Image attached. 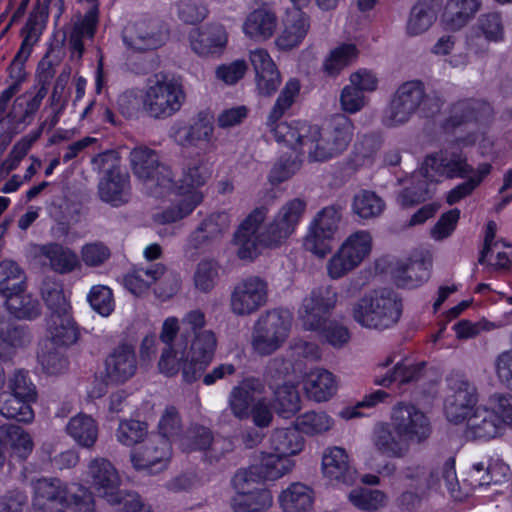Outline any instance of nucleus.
I'll return each instance as SVG.
<instances>
[{
  "instance_id": "1",
  "label": "nucleus",
  "mask_w": 512,
  "mask_h": 512,
  "mask_svg": "<svg viewBox=\"0 0 512 512\" xmlns=\"http://www.w3.org/2000/svg\"><path fill=\"white\" fill-rule=\"evenodd\" d=\"M306 207L304 199H290L266 224L269 208L266 205L254 208L234 232L237 256L252 261L260 255L262 248L277 249L286 244L296 232Z\"/></svg>"
},
{
  "instance_id": "2",
  "label": "nucleus",
  "mask_w": 512,
  "mask_h": 512,
  "mask_svg": "<svg viewBox=\"0 0 512 512\" xmlns=\"http://www.w3.org/2000/svg\"><path fill=\"white\" fill-rule=\"evenodd\" d=\"M159 339L163 344L158 369L166 377L182 373L183 381L193 383L212 362L217 348V338L212 330L195 332L180 329L176 317L164 320Z\"/></svg>"
},
{
  "instance_id": "3",
  "label": "nucleus",
  "mask_w": 512,
  "mask_h": 512,
  "mask_svg": "<svg viewBox=\"0 0 512 512\" xmlns=\"http://www.w3.org/2000/svg\"><path fill=\"white\" fill-rule=\"evenodd\" d=\"M403 310L401 298L390 288L365 293L352 307V318L361 327L377 331L393 328Z\"/></svg>"
},
{
  "instance_id": "4",
  "label": "nucleus",
  "mask_w": 512,
  "mask_h": 512,
  "mask_svg": "<svg viewBox=\"0 0 512 512\" xmlns=\"http://www.w3.org/2000/svg\"><path fill=\"white\" fill-rule=\"evenodd\" d=\"M354 135V123L345 114H335L321 127L311 126L306 140L310 161L325 162L343 154Z\"/></svg>"
},
{
  "instance_id": "5",
  "label": "nucleus",
  "mask_w": 512,
  "mask_h": 512,
  "mask_svg": "<svg viewBox=\"0 0 512 512\" xmlns=\"http://www.w3.org/2000/svg\"><path fill=\"white\" fill-rule=\"evenodd\" d=\"M441 100L427 95L422 82L413 80L401 84L393 94L383 117L387 127H397L407 123L413 115L430 117L440 111Z\"/></svg>"
},
{
  "instance_id": "6",
  "label": "nucleus",
  "mask_w": 512,
  "mask_h": 512,
  "mask_svg": "<svg viewBox=\"0 0 512 512\" xmlns=\"http://www.w3.org/2000/svg\"><path fill=\"white\" fill-rule=\"evenodd\" d=\"M300 84L296 79H290L278 96L267 120V125L273 134L274 139L293 151L306 153V140L309 139L310 125L300 122H280L276 124L284 113L292 106L296 96L299 94Z\"/></svg>"
},
{
  "instance_id": "7",
  "label": "nucleus",
  "mask_w": 512,
  "mask_h": 512,
  "mask_svg": "<svg viewBox=\"0 0 512 512\" xmlns=\"http://www.w3.org/2000/svg\"><path fill=\"white\" fill-rule=\"evenodd\" d=\"M186 94L181 81L163 73L151 77L142 94V109L153 119H167L183 106Z\"/></svg>"
},
{
  "instance_id": "8",
  "label": "nucleus",
  "mask_w": 512,
  "mask_h": 512,
  "mask_svg": "<svg viewBox=\"0 0 512 512\" xmlns=\"http://www.w3.org/2000/svg\"><path fill=\"white\" fill-rule=\"evenodd\" d=\"M129 161L134 175L143 182L151 196L166 197L175 188L171 169L160 162L154 149L136 146L129 153Z\"/></svg>"
},
{
  "instance_id": "9",
  "label": "nucleus",
  "mask_w": 512,
  "mask_h": 512,
  "mask_svg": "<svg viewBox=\"0 0 512 512\" xmlns=\"http://www.w3.org/2000/svg\"><path fill=\"white\" fill-rule=\"evenodd\" d=\"M399 479L421 491L439 488L443 482L450 496L456 501H462L467 495L459 485L453 457L446 458L437 467L430 469L419 464L407 465L400 470Z\"/></svg>"
},
{
  "instance_id": "10",
  "label": "nucleus",
  "mask_w": 512,
  "mask_h": 512,
  "mask_svg": "<svg viewBox=\"0 0 512 512\" xmlns=\"http://www.w3.org/2000/svg\"><path fill=\"white\" fill-rule=\"evenodd\" d=\"M292 315L283 309L263 312L252 328L251 346L258 355L267 356L280 349L289 337Z\"/></svg>"
},
{
  "instance_id": "11",
  "label": "nucleus",
  "mask_w": 512,
  "mask_h": 512,
  "mask_svg": "<svg viewBox=\"0 0 512 512\" xmlns=\"http://www.w3.org/2000/svg\"><path fill=\"white\" fill-rule=\"evenodd\" d=\"M95 169L103 173L98 183V195L114 207L128 203L131 194L130 176L123 171L114 151H106L92 159Z\"/></svg>"
},
{
  "instance_id": "12",
  "label": "nucleus",
  "mask_w": 512,
  "mask_h": 512,
  "mask_svg": "<svg viewBox=\"0 0 512 512\" xmlns=\"http://www.w3.org/2000/svg\"><path fill=\"white\" fill-rule=\"evenodd\" d=\"M448 394L444 400V413L453 424H462L478 404L476 386L461 371L452 370L445 378Z\"/></svg>"
},
{
  "instance_id": "13",
  "label": "nucleus",
  "mask_w": 512,
  "mask_h": 512,
  "mask_svg": "<svg viewBox=\"0 0 512 512\" xmlns=\"http://www.w3.org/2000/svg\"><path fill=\"white\" fill-rule=\"evenodd\" d=\"M34 491L38 498L73 507L78 512H95L94 496L83 485L67 486L57 478H42L35 482Z\"/></svg>"
},
{
  "instance_id": "14",
  "label": "nucleus",
  "mask_w": 512,
  "mask_h": 512,
  "mask_svg": "<svg viewBox=\"0 0 512 512\" xmlns=\"http://www.w3.org/2000/svg\"><path fill=\"white\" fill-rule=\"evenodd\" d=\"M371 249L372 237L369 232L352 233L327 262L328 276L331 279L344 277L364 261Z\"/></svg>"
},
{
  "instance_id": "15",
  "label": "nucleus",
  "mask_w": 512,
  "mask_h": 512,
  "mask_svg": "<svg viewBox=\"0 0 512 512\" xmlns=\"http://www.w3.org/2000/svg\"><path fill=\"white\" fill-rule=\"evenodd\" d=\"M122 37L127 48L145 52L162 47L169 39V29L160 18L143 16L128 24Z\"/></svg>"
},
{
  "instance_id": "16",
  "label": "nucleus",
  "mask_w": 512,
  "mask_h": 512,
  "mask_svg": "<svg viewBox=\"0 0 512 512\" xmlns=\"http://www.w3.org/2000/svg\"><path fill=\"white\" fill-rule=\"evenodd\" d=\"M268 295V282L260 276L250 275L233 286L229 296V309L236 316H250L267 304Z\"/></svg>"
},
{
  "instance_id": "17",
  "label": "nucleus",
  "mask_w": 512,
  "mask_h": 512,
  "mask_svg": "<svg viewBox=\"0 0 512 512\" xmlns=\"http://www.w3.org/2000/svg\"><path fill=\"white\" fill-rule=\"evenodd\" d=\"M172 458L170 441L161 435H151L131 450L132 466L149 475H157L168 468Z\"/></svg>"
},
{
  "instance_id": "18",
  "label": "nucleus",
  "mask_w": 512,
  "mask_h": 512,
  "mask_svg": "<svg viewBox=\"0 0 512 512\" xmlns=\"http://www.w3.org/2000/svg\"><path fill=\"white\" fill-rule=\"evenodd\" d=\"M170 137L180 147L210 151L215 145L213 114L203 110L188 125H173Z\"/></svg>"
},
{
  "instance_id": "19",
  "label": "nucleus",
  "mask_w": 512,
  "mask_h": 512,
  "mask_svg": "<svg viewBox=\"0 0 512 512\" xmlns=\"http://www.w3.org/2000/svg\"><path fill=\"white\" fill-rule=\"evenodd\" d=\"M84 481L112 506L121 500V477L115 466L106 458H92L83 472Z\"/></svg>"
},
{
  "instance_id": "20",
  "label": "nucleus",
  "mask_w": 512,
  "mask_h": 512,
  "mask_svg": "<svg viewBox=\"0 0 512 512\" xmlns=\"http://www.w3.org/2000/svg\"><path fill=\"white\" fill-rule=\"evenodd\" d=\"M390 421L409 443L421 444L432 433L428 416L413 404L399 402L392 407Z\"/></svg>"
},
{
  "instance_id": "21",
  "label": "nucleus",
  "mask_w": 512,
  "mask_h": 512,
  "mask_svg": "<svg viewBox=\"0 0 512 512\" xmlns=\"http://www.w3.org/2000/svg\"><path fill=\"white\" fill-rule=\"evenodd\" d=\"M340 220L339 208L327 206L320 210L310 223L308 233L304 238L305 249L319 257H324L329 251L327 241L336 234Z\"/></svg>"
},
{
  "instance_id": "22",
  "label": "nucleus",
  "mask_w": 512,
  "mask_h": 512,
  "mask_svg": "<svg viewBox=\"0 0 512 512\" xmlns=\"http://www.w3.org/2000/svg\"><path fill=\"white\" fill-rule=\"evenodd\" d=\"M338 294L330 285L320 286L305 297L299 311L300 319L306 330L321 328L325 316L333 310L337 303Z\"/></svg>"
},
{
  "instance_id": "23",
  "label": "nucleus",
  "mask_w": 512,
  "mask_h": 512,
  "mask_svg": "<svg viewBox=\"0 0 512 512\" xmlns=\"http://www.w3.org/2000/svg\"><path fill=\"white\" fill-rule=\"evenodd\" d=\"M425 177L438 182L439 177L447 179L466 178L475 168L468 163L467 157L460 152H440L428 156L423 165Z\"/></svg>"
},
{
  "instance_id": "24",
  "label": "nucleus",
  "mask_w": 512,
  "mask_h": 512,
  "mask_svg": "<svg viewBox=\"0 0 512 512\" xmlns=\"http://www.w3.org/2000/svg\"><path fill=\"white\" fill-rule=\"evenodd\" d=\"M137 370V356L132 346L121 344L105 358L103 380L106 384H123L134 376Z\"/></svg>"
},
{
  "instance_id": "25",
  "label": "nucleus",
  "mask_w": 512,
  "mask_h": 512,
  "mask_svg": "<svg viewBox=\"0 0 512 512\" xmlns=\"http://www.w3.org/2000/svg\"><path fill=\"white\" fill-rule=\"evenodd\" d=\"M264 391L265 385L261 379L244 378L228 394L227 403L231 414L240 421L249 419L251 408Z\"/></svg>"
},
{
  "instance_id": "26",
  "label": "nucleus",
  "mask_w": 512,
  "mask_h": 512,
  "mask_svg": "<svg viewBox=\"0 0 512 512\" xmlns=\"http://www.w3.org/2000/svg\"><path fill=\"white\" fill-rule=\"evenodd\" d=\"M464 423L463 434L467 440L488 442L504 435L489 403L477 406Z\"/></svg>"
},
{
  "instance_id": "27",
  "label": "nucleus",
  "mask_w": 512,
  "mask_h": 512,
  "mask_svg": "<svg viewBox=\"0 0 512 512\" xmlns=\"http://www.w3.org/2000/svg\"><path fill=\"white\" fill-rule=\"evenodd\" d=\"M249 61L255 72L256 88L259 94L271 96L276 92L281 76L268 51L255 48L249 51Z\"/></svg>"
},
{
  "instance_id": "28",
  "label": "nucleus",
  "mask_w": 512,
  "mask_h": 512,
  "mask_svg": "<svg viewBox=\"0 0 512 512\" xmlns=\"http://www.w3.org/2000/svg\"><path fill=\"white\" fill-rule=\"evenodd\" d=\"M371 441L375 450L382 456L401 459L408 455L411 444L391 421L377 423L373 429Z\"/></svg>"
},
{
  "instance_id": "29",
  "label": "nucleus",
  "mask_w": 512,
  "mask_h": 512,
  "mask_svg": "<svg viewBox=\"0 0 512 512\" xmlns=\"http://www.w3.org/2000/svg\"><path fill=\"white\" fill-rule=\"evenodd\" d=\"M293 461L276 453H262L258 463L236 475L245 481H275L292 471Z\"/></svg>"
},
{
  "instance_id": "30",
  "label": "nucleus",
  "mask_w": 512,
  "mask_h": 512,
  "mask_svg": "<svg viewBox=\"0 0 512 512\" xmlns=\"http://www.w3.org/2000/svg\"><path fill=\"white\" fill-rule=\"evenodd\" d=\"M34 254L43 265L59 274L70 273L79 264L78 256L73 250L56 242L36 245Z\"/></svg>"
},
{
  "instance_id": "31",
  "label": "nucleus",
  "mask_w": 512,
  "mask_h": 512,
  "mask_svg": "<svg viewBox=\"0 0 512 512\" xmlns=\"http://www.w3.org/2000/svg\"><path fill=\"white\" fill-rule=\"evenodd\" d=\"M283 28L275 40L280 50H291L297 47L306 37L309 28V18L300 9H288L282 21Z\"/></svg>"
},
{
  "instance_id": "32",
  "label": "nucleus",
  "mask_w": 512,
  "mask_h": 512,
  "mask_svg": "<svg viewBox=\"0 0 512 512\" xmlns=\"http://www.w3.org/2000/svg\"><path fill=\"white\" fill-rule=\"evenodd\" d=\"M191 49L200 56L221 53L227 44V33L222 25L208 24L189 34Z\"/></svg>"
},
{
  "instance_id": "33",
  "label": "nucleus",
  "mask_w": 512,
  "mask_h": 512,
  "mask_svg": "<svg viewBox=\"0 0 512 512\" xmlns=\"http://www.w3.org/2000/svg\"><path fill=\"white\" fill-rule=\"evenodd\" d=\"M322 472L330 480L345 485H352L356 480V470L350 465L346 451L340 447L325 450L322 456Z\"/></svg>"
},
{
  "instance_id": "34",
  "label": "nucleus",
  "mask_w": 512,
  "mask_h": 512,
  "mask_svg": "<svg viewBox=\"0 0 512 512\" xmlns=\"http://www.w3.org/2000/svg\"><path fill=\"white\" fill-rule=\"evenodd\" d=\"M211 175V169L208 161L197 155L196 157L188 159L182 167V176L178 183H175V188L170 192L171 194H189L198 192L196 189L206 183Z\"/></svg>"
},
{
  "instance_id": "35",
  "label": "nucleus",
  "mask_w": 512,
  "mask_h": 512,
  "mask_svg": "<svg viewBox=\"0 0 512 512\" xmlns=\"http://www.w3.org/2000/svg\"><path fill=\"white\" fill-rule=\"evenodd\" d=\"M441 8V0H418L411 8L406 32L418 36L427 32L435 23Z\"/></svg>"
},
{
  "instance_id": "36",
  "label": "nucleus",
  "mask_w": 512,
  "mask_h": 512,
  "mask_svg": "<svg viewBox=\"0 0 512 512\" xmlns=\"http://www.w3.org/2000/svg\"><path fill=\"white\" fill-rule=\"evenodd\" d=\"M481 6L482 0H448L442 15L443 24L449 30L459 31L475 17Z\"/></svg>"
},
{
  "instance_id": "37",
  "label": "nucleus",
  "mask_w": 512,
  "mask_h": 512,
  "mask_svg": "<svg viewBox=\"0 0 512 512\" xmlns=\"http://www.w3.org/2000/svg\"><path fill=\"white\" fill-rule=\"evenodd\" d=\"M277 25V17L272 11L258 8L247 15L242 29L248 38L261 42L274 35Z\"/></svg>"
},
{
  "instance_id": "38",
  "label": "nucleus",
  "mask_w": 512,
  "mask_h": 512,
  "mask_svg": "<svg viewBox=\"0 0 512 512\" xmlns=\"http://www.w3.org/2000/svg\"><path fill=\"white\" fill-rule=\"evenodd\" d=\"M425 362H417L409 358L396 362L391 370L384 375L376 376L374 383L379 386L389 387L392 383L408 384L418 381L424 373Z\"/></svg>"
},
{
  "instance_id": "39",
  "label": "nucleus",
  "mask_w": 512,
  "mask_h": 512,
  "mask_svg": "<svg viewBox=\"0 0 512 512\" xmlns=\"http://www.w3.org/2000/svg\"><path fill=\"white\" fill-rule=\"evenodd\" d=\"M509 476L510 467L497 456L475 462L471 468V477L480 486L500 484L507 481Z\"/></svg>"
},
{
  "instance_id": "40",
  "label": "nucleus",
  "mask_w": 512,
  "mask_h": 512,
  "mask_svg": "<svg viewBox=\"0 0 512 512\" xmlns=\"http://www.w3.org/2000/svg\"><path fill=\"white\" fill-rule=\"evenodd\" d=\"M305 390L309 398L316 402H324L336 394L337 381L330 371L316 368L307 374Z\"/></svg>"
},
{
  "instance_id": "41",
  "label": "nucleus",
  "mask_w": 512,
  "mask_h": 512,
  "mask_svg": "<svg viewBox=\"0 0 512 512\" xmlns=\"http://www.w3.org/2000/svg\"><path fill=\"white\" fill-rule=\"evenodd\" d=\"M77 337V327L69 312L49 315L46 341H52L57 346H69L76 342Z\"/></svg>"
},
{
  "instance_id": "42",
  "label": "nucleus",
  "mask_w": 512,
  "mask_h": 512,
  "mask_svg": "<svg viewBox=\"0 0 512 512\" xmlns=\"http://www.w3.org/2000/svg\"><path fill=\"white\" fill-rule=\"evenodd\" d=\"M67 434L81 447L91 449L98 439V424L89 415L78 413L66 425Z\"/></svg>"
},
{
  "instance_id": "43",
  "label": "nucleus",
  "mask_w": 512,
  "mask_h": 512,
  "mask_svg": "<svg viewBox=\"0 0 512 512\" xmlns=\"http://www.w3.org/2000/svg\"><path fill=\"white\" fill-rule=\"evenodd\" d=\"M313 500L312 489L300 482L290 484L279 496L285 512H307L312 508Z\"/></svg>"
},
{
  "instance_id": "44",
  "label": "nucleus",
  "mask_w": 512,
  "mask_h": 512,
  "mask_svg": "<svg viewBox=\"0 0 512 512\" xmlns=\"http://www.w3.org/2000/svg\"><path fill=\"white\" fill-rule=\"evenodd\" d=\"M304 438L296 426L294 428L275 429L270 438V448L279 456L288 458L300 453L304 448Z\"/></svg>"
},
{
  "instance_id": "45",
  "label": "nucleus",
  "mask_w": 512,
  "mask_h": 512,
  "mask_svg": "<svg viewBox=\"0 0 512 512\" xmlns=\"http://www.w3.org/2000/svg\"><path fill=\"white\" fill-rule=\"evenodd\" d=\"M30 341L28 333L13 325L9 320L0 318V359L10 360L18 347L25 346Z\"/></svg>"
},
{
  "instance_id": "46",
  "label": "nucleus",
  "mask_w": 512,
  "mask_h": 512,
  "mask_svg": "<svg viewBox=\"0 0 512 512\" xmlns=\"http://www.w3.org/2000/svg\"><path fill=\"white\" fill-rule=\"evenodd\" d=\"M430 268L431 262L429 261L401 264L394 271L395 282L403 288H415L429 279Z\"/></svg>"
},
{
  "instance_id": "47",
  "label": "nucleus",
  "mask_w": 512,
  "mask_h": 512,
  "mask_svg": "<svg viewBox=\"0 0 512 512\" xmlns=\"http://www.w3.org/2000/svg\"><path fill=\"white\" fill-rule=\"evenodd\" d=\"M492 165L486 162L480 163L467 177L468 179L452 188L446 196L449 205H453L462 199L472 195L481 185L485 178L491 173Z\"/></svg>"
},
{
  "instance_id": "48",
  "label": "nucleus",
  "mask_w": 512,
  "mask_h": 512,
  "mask_svg": "<svg viewBox=\"0 0 512 512\" xmlns=\"http://www.w3.org/2000/svg\"><path fill=\"white\" fill-rule=\"evenodd\" d=\"M492 165L486 162L480 163L467 177L468 179L452 188L446 196L449 205H453L462 199L472 195L481 185L485 178L491 173Z\"/></svg>"
},
{
  "instance_id": "49",
  "label": "nucleus",
  "mask_w": 512,
  "mask_h": 512,
  "mask_svg": "<svg viewBox=\"0 0 512 512\" xmlns=\"http://www.w3.org/2000/svg\"><path fill=\"white\" fill-rule=\"evenodd\" d=\"M42 25L36 15L30 16L25 26L22 29L24 37L19 52L14 57L9 69L11 73L18 70V76L21 77L22 70H24V61L28 58L31 47L35 44L41 34Z\"/></svg>"
},
{
  "instance_id": "50",
  "label": "nucleus",
  "mask_w": 512,
  "mask_h": 512,
  "mask_svg": "<svg viewBox=\"0 0 512 512\" xmlns=\"http://www.w3.org/2000/svg\"><path fill=\"white\" fill-rule=\"evenodd\" d=\"M25 273L13 260L5 259L0 262V294L8 297L26 288Z\"/></svg>"
},
{
  "instance_id": "51",
  "label": "nucleus",
  "mask_w": 512,
  "mask_h": 512,
  "mask_svg": "<svg viewBox=\"0 0 512 512\" xmlns=\"http://www.w3.org/2000/svg\"><path fill=\"white\" fill-rule=\"evenodd\" d=\"M231 224L230 215L227 212H217L209 215L192 234L195 246L212 240L222 235Z\"/></svg>"
},
{
  "instance_id": "52",
  "label": "nucleus",
  "mask_w": 512,
  "mask_h": 512,
  "mask_svg": "<svg viewBox=\"0 0 512 512\" xmlns=\"http://www.w3.org/2000/svg\"><path fill=\"white\" fill-rule=\"evenodd\" d=\"M63 346H57L52 341L43 340L37 354L38 362L47 374L57 375L68 367L67 358L63 354Z\"/></svg>"
},
{
  "instance_id": "53",
  "label": "nucleus",
  "mask_w": 512,
  "mask_h": 512,
  "mask_svg": "<svg viewBox=\"0 0 512 512\" xmlns=\"http://www.w3.org/2000/svg\"><path fill=\"white\" fill-rule=\"evenodd\" d=\"M358 56V49L354 44L344 43L330 51L325 58L322 68L330 77H335L352 64Z\"/></svg>"
},
{
  "instance_id": "54",
  "label": "nucleus",
  "mask_w": 512,
  "mask_h": 512,
  "mask_svg": "<svg viewBox=\"0 0 512 512\" xmlns=\"http://www.w3.org/2000/svg\"><path fill=\"white\" fill-rule=\"evenodd\" d=\"M477 35L489 43H500L505 40V23L500 12H486L479 16L475 24Z\"/></svg>"
},
{
  "instance_id": "55",
  "label": "nucleus",
  "mask_w": 512,
  "mask_h": 512,
  "mask_svg": "<svg viewBox=\"0 0 512 512\" xmlns=\"http://www.w3.org/2000/svg\"><path fill=\"white\" fill-rule=\"evenodd\" d=\"M183 196L176 205L170 206L162 212L154 215V220L159 224H170L188 216L202 201L200 192L180 194Z\"/></svg>"
},
{
  "instance_id": "56",
  "label": "nucleus",
  "mask_w": 512,
  "mask_h": 512,
  "mask_svg": "<svg viewBox=\"0 0 512 512\" xmlns=\"http://www.w3.org/2000/svg\"><path fill=\"white\" fill-rule=\"evenodd\" d=\"M272 504L271 492L267 489H256L237 493L231 500L234 512H257Z\"/></svg>"
},
{
  "instance_id": "57",
  "label": "nucleus",
  "mask_w": 512,
  "mask_h": 512,
  "mask_svg": "<svg viewBox=\"0 0 512 512\" xmlns=\"http://www.w3.org/2000/svg\"><path fill=\"white\" fill-rule=\"evenodd\" d=\"M31 403L7 392H2L0 393V414L7 419L30 423L34 419Z\"/></svg>"
},
{
  "instance_id": "58",
  "label": "nucleus",
  "mask_w": 512,
  "mask_h": 512,
  "mask_svg": "<svg viewBox=\"0 0 512 512\" xmlns=\"http://www.w3.org/2000/svg\"><path fill=\"white\" fill-rule=\"evenodd\" d=\"M384 209L385 202L373 191L361 190L353 197L352 211L359 218H376L382 214Z\"/></svg>"
},
{
  "instance_id": "59",
  "label": "nucleus",
  "mask_w": 512,
  "mask_h": 512,
  "mask_svg": "<svg viewBox=\"0 0 512 512\" xmlns=\"http://www.w3.org/2000/svg\"><path fill=\"white\" fill-rule=\"evenodd\" d=\"M9 312L18 319H34L40 314L39 301L31 294L16 292L6 297Z\"/></svg>"
},
{
  "instance_id": "60",
  "label": "nucleus",
  "mask_w": 512,
  "mask_h": 512,
  "mask_svg": "<svg viewBox=\"0 0 512 512\" xmlns=\"http://www.w3.org/2000/svg\"><path fill=\"white\" fill-rule=\"evenodd\" d=\"M428 181L429 178L425 177L424 171L418 175L413 176L412 185L404 188L398 195L397 201L403 208L412 207L419 204L431 196Z\"/></svg>"
},
{
  "instance_id": "61",
  "label": "nucleus",
  "mask_w": 512,
  "mask_h": 512,
  "mask_svg": "<svg viewBox=\"0 0 512 512\" xmlns=\"http://www.w3.org/2000/svg\"><path fill=\"white\" fill-rule=\"evenodd\" d=\"M13 454L19 459L25 460L34 448L33 440L28 432L17 425L8 424L1 427Z\"/></svg>"
},
{
  "instance_id": "62",
  "label": "nucleus",
  "mask_w": 512,
  "mask_h": 512,
  "mask_svg": "<svg viewBox=\"0 0 512 512\" xmlns=\"http://www.w3.org/2000/svg\"><path fill=\"white\" fill-rule=\"evenodd\" d=\"M155 276L154 292L158 298L166 300L175 295L180 289V276L176 272L169 270L161 263L154 264L153 273Z\"/></svg>"
},
{
  "instance_id": "63",
  "label": "nucleus",
  "mask_w": 512,
  "mask_h": 512,
  "mask_svg": "<svg viewBox=\"0 0 512 512\" xmlns=\"http://www.w3.org/2000/svg\"><path fill=\"white\" fill-rule=\"evenodd\" d=\"M334 425L333 419L325 412L308 411L295 420L297 430L307 435H318L329 431Z\"/></svg>"
},
{
  "instance_id": "64",
  "label": "nucleus",
  "mask_w": 512,
  "mask_h": 512,
  "mask_svg": "<svg viewBox=\"0 0 512 512\" xmlns=\"http://www.w3.org/2000/svg\"><path fill=\"white\" fill-rule=\"evenodd\" d=\"M379 142L372 136H363L355 144L349 158L350 166L357 170L371 166L379 150Z\"/></svg>"
}]
</instances>
